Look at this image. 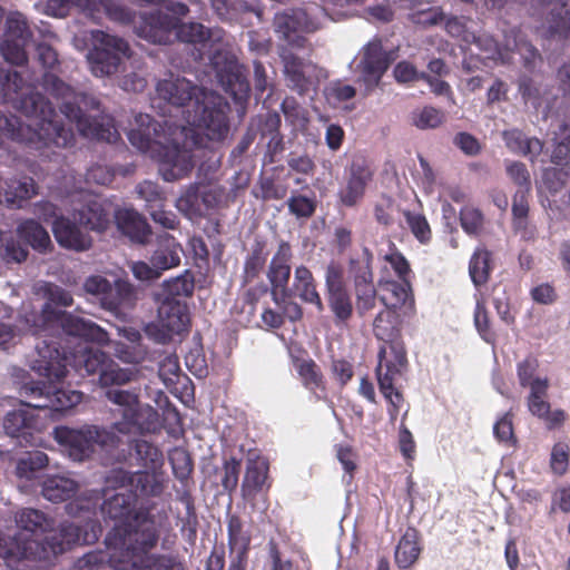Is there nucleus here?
Here are the masks:
<instances>
[{
  "mask_svg": "<svg viewBox=\"0 0 570 570\" xmlns=\"http://www.w3.org/2000/svg\"><path fill=\"white\" fill-rule=\"evenodd\" d=\"M137 502L135 494L126 491L105 499L100 505L105 518L117 521L107 535L114 547L110 561L117 570L135 566L159 541L160 531L150 508H137Z\"/></svg>",
  "mask_w": 570,
  "mask_h": 570,
  "instance_id": "obj_1",
  "label": "nucleus"
},
{
  "mask_svg": "<svg viewBox=\"0 0 570 570\" xmlns=\"http://www.w3.org/2000/svg\"><path fill=\"white\" fill-rule=\"evenodd\" d=\"M20 109L32 124H24L16 116L0 112V146L4 139L24 144L35 149L68 148L76 141L71 126H67L52 104L39 92L30 94L20 101Z\"/></svg>",
  "mask_w": 570,
  "mask_h": 570,
  "instance_id": "obj_2",
  "label": "nucleus"
},
{
  "mask_svg": "<svg viewBox=\"0 0 570 570\" xmlns=\"http://www.w3.org/2000/svg\"><path fill=\"white\" fill-rule=\"evenodd\" d=\"M156 92L159 99L174 107L193 104V110L186 111V121L202 129L209 140L223 141L227 137L229 105L220 95L173 75L157 82Z\"/></svg>",
  "mask_w": 570,
  "mask_h": 570,
  "instance_id": "obj_3",
  "label": "nucleus"
},
{
  "mask_svg": "<svg viewBox=\"0 0 570 570\" xmlns=\"http://www.w3.org/2000/svg\"><path fill=\"white\" fill-rule=\"evenodd\" d=\"M96 505L97 503L88 498H77L68 502L66 512L73 518H81L86 521V529L75 522L65 521L42 540H20L16 542L9 554L27 558L30 561L49 562L76 544L95 543L101 533V525L96 519Z\"/></svg>",
  "mask_w": 570,
  "mask_h": 570,
  "instance_id": "obj_4",
  "label": "nucleus"
},
{
  "mask_svg": "<svg viewBox=\"0 0 570 570\" xmlns=\"http://www.w3.org/2000/svg\"><path fill=\"white\" fill-rule=\"evenodd\" d=\"M136 127L128 131V140L140 153L149 156L158 163L160 176L166 181H176L187 177L193 168V154L186 144L180 145L167 121L164 124L155 120L147 114H139Z\"/></svg>",
  "mask_w": 570,
  "mask_h": 570,
  "instance_id": "obj_5",
  "label": "nucleus"
},
{
  "mask_svg": "<svg viewBox=\"0 0 570 570\" xmlns=\"http://www.w3.org/2000/svg\"><path fill=\"white\" fill-rule=\"evenodd\" d=\"M213 33L199 22H179L175 31V40L193 47L194 61L200 62L209 57L210 66L215 71L218 83L234 100L243 101L248 98L249 82L237 58L226 49L213 50Z\"/></svg>",
  "mask_w": 570,
  "mask_h": 570,
  "instance_id": "obj_6",
  "label": "nucleus"
},
{
  "mask_svg": "<svg viewBox=\"0 0 570 570\" xmlns=\"http://www.w3.org/2000/svg\"><path fill=\"white\" fill-rule=\"evenodd\" d=\"M43 89L61 100L60 111L77 125L81 136L115 142L119 138L114 118L101 110L100 101L75 89L50 71L42 76Z\"/></svg>",
  "mask_w": 570,
  "mask_h": 570,
  "instance_id": "obj_7",
  "label": "nucleus"
},
{
  "mask_svg": "<svg viewBox=\"0 0 570 570\" xmlns=\"http://www.w3.org/2000/svg\"><path fill=\"white\" fill-rule=\"evenodd\" d=\"M46 295L48 301L41 312L26 315V322H32L31 333L39 336L38 342L43 337L58 340L50 333L59 330L67 336L82 338L86 342L105 343L108 340L107 332L96 323L53 307V304L65 307L72 305V296L67 289L49 284L46 287Z\"/></svg>",
  "mask_w": 570,
  "mask_h": 570,
  "instance_id": "obj_8",
  "label": "nucleus"
},
{
  "mask_svg": "<svg viewBox=\"0 0 570 570\" xmlns=\"http://www.w3.org/2000/svg\"><path fill=\"white\" fill-rule=\"evenodd\" d=\"M108 360L105 352L89 347L87 343H78L72 351L67 352L61 347V340L43 337L36 344L30 366L39 376L59 380L65 379L68 366L79 372L83 370L88 375H100Z\"/></svg>",
  "mask_w": 570,
  "mask_h": 570,
  "instance_id": "obj_9",
  "label": "nucleus"
},
{
  "mask_svg": "<svg viewBox=\"0 0 570 570\" xmlns=\"http://www.w3.org/2000/svg\"><path fill=\"white\" fill-rule=\"evenodd\" d=\"M53 438L77 462L90 459L97 449L112 452L122 444V439L109 428L86 424L79 429L57 426Z\"/></svg>",
  "mask_w": 570,
  "mask_h": 570,
  "instance_id": "obj_10",
  "label": "nucleus"
},
{
  "mask_svg": "<svg viewBox=\"0 0 570 570\" xmlns=\"http://www.w3.org/2000/svg\"><path fill=\"white\" fill-rule=\"evenodd\" d=\"M167 11L155 10L140 14L139 21L135 23L136 35L155 45H168L175 41V31L179 18L188 14L189 8L180 1L164 0L158 3Z\"/></svg>",
  "mask_w": 570,
  "mask_h": 570,
  "instance_id": "obj_11",
  "label": "nucleus"
},
{
  "mask_svg": "<svg viewBox=\"0 0 570 570\" xmlns=\"http://www.w3.org/2000/svg\"><path fill=\"white\" fill-rule=\"evenodd\" d=\"M46 379L48 380L47 383L42 381H30L20 387V396L28 400L22 401V405L35 410L63 412L81 402V392L59 389L56 386V384L60 383L62 379Z\"/></svg>",
  "mask_w": 570,
  "mask_h": 570,
  "instance_id": "obj_12",
  "label": "nucleus"
},
{
  "mask_svg": "<svg viewBox=\"0 0 570 570\" xmlns=\"http://www.w3.org/2000/svg\"><path fill=\"white\" fill-rule=\"evenodd\" d=\"M272 482L268 459L258 449L248 450L245 459V473L240 484V495L253 511L267 510Z\"/></svg>",
  "mask_w": 570,
  "mask_h": 570,
  "instance_id": "obj_13",
  "label": "nucleus"
},
{
  "mask_svg": "<svg viewBox=\"0 0 570 570\" xmlns=\"http://www.w3.org/2000/svg\"><path fill=\"white\" fill-rule=\"evenodd\" d=\"M92 49L88 53L91 72L97 77L114 75L124 58L130 56L128 42L102 30L91 31Z\"/></svg>",
  "mask_w": 570,
  "mask_h": 570,
  "instance_id": "obj_14",
  "label": "nucleus"
},
{
  "mask_svg": "<svg viewBox=\"0 0 570 570\" xmlns=\"http://www.w3.org/2000/svg\"><path fill=\"white\" fill-rule=\"evenodd\" d=\"M373 177L374 171L367 159L362 155L354 156L345 169V185L337 193L342 205L346 207L356 206L365 196L366 188Z\"/></svg>",
  "mask_w": 570,
  "mask_h": 570,
  "instance_id": "obj_15",
  "label": "nucleus"
},
{
  "mask_svg": "<svg viewBox=\"0 0 570 570\" xmlns=\"http://www.w3.org/2000/svg\"><path fill=\"white\" fill-rule=\"evenodd\" d=\"M292 245L289 242L282 239L266 269L271 295L276 304H279V297L283 299L291 297L288 282L292 273Z\"/></svg>",
  "mask_w": 570,
  "mask_h": 570,
  "instance_id": "obj_16",
  "label": "nucleus"
},
{
  "mask_svg": "<svg viewBox=\"0 0 570 570\" xmlns=\"http://www.w3.org/2000/svg\"><path fill=\"white\" fill-rule=\"evenodd\" d=\"M31 38V31L26 19L14 13L7 18L6 32L0 46L1 53L6 61L22 66L28 61L26 47Z\"/></svg>",
  "mask_w": 570,
  "mask_h": 570,
  "instance_id": "obj_17",
  "label": "nucleus"
},
{
  "mask_svg": "<svg viewBox=\"0 0 570 570\" xmlns=\"http://www.w3.org/2000/svg\"><path fill=\"white\" fill-rule=\"evenodd\" d=\"M392 60L393 58L383 49L382 40L379 38H374L363 47L357 68L367 91H372L380 85Z\"/></svg>",
  "mask_w": 570,
  "mask_h": 570,
  "instance_id": "obj_18",
  "label": "nucleus"
},
{
  "mask_svg": "<svg viewBox=\"0 0 570 570\" xmlns=\"http://www.w3.org/2000/svg\"><path fill=\"white\" fill-rule=\"evenodd\" d=\"M14 521L19 531L8 542L3 557L12 560H28L27 558H18L9 554L13 544L20 540H39L37 538L38 535L53 530L55 521L48 518L42 511L32 508H24L18 511L14 515Z\"/></svg>",
  "mask_w": 570,
  "mask_h": 570,
  "instance_id": "obj_19",
  "label": "nucleus"
},
{
  "mask_svg": "<svg viewBox=\"0 0 570 570\" xmlns=\"http://www.w3.org/2000/svg\"><path fill=\"white\" fill-rule=\"evenodd\" d=\"M386 347L379 351V364L375 370L380 392L396 390V382L407 367L406 350L402 343L390 345L391 358H386Z\"/></svg>",
  "mask_w": 570,
  "mask_h": 570,
  "instance_id": "obj_20",
  "label": "nucleus"
},
{
  "mask_svg": "<svg viewBox=\"0 0 570 570\" xmlns=\"http://www.w3.org/2000/svg\"><path fill=\"white\" fill-rule=\"evenodd\" d=\"M227 541L230 549L227 570H246L252 538L237 514L227 518Z\"/></svg>",
  "mask_w": 570,
  "mask_h": 570,
  "instance_id": "obj_21",
  "label": "nucleus"
},
{
  "mask_svg": "<svg viewBox=\"0 0 570 570\" xmlns=\"http://www.w3.org/2000/svg\"><path fill=\"white\" fill-rule=\"evenodd\" d=\"M105 396L109 402L119 406V414L121 415V420L112 423L109 429L117 434L128 435L132 433V424L136 422L137 410L140 404L138 394L128 390L108 389Z\"/></svg>",
  "mask_w": 570,
  "mask_h": 570,
  "instance_id": "obj_22",
  "label": "nucleus"
},
{
  "mask_svg": "<svg viewBox=\"0 0 570 570\" xmlns=\"http://www.w3.org/2000/svg\"><path fill=\"white\" fill-rule=\"evenodd\" d=\"M115 220L120 233L132 243L144 245L153 236V230L147 219L132 208L118 209L115 214Z\"/></svg>",
  "mask_w": 570,
  "mask_h": 570,
  "instance_id": "obj_23",
  "label": "nucleus"
},
{
  "mask_svg": "<svg viewBox=\"0 0 570 570\" xmlns=\"http://www.w3.org/2000/svg\"><path fill=\"white\" fill-rule=\"evenodd\" d=\"M385 293L380 301L385 307L402 311L404 315L414 312V296L410 281H385L381 284Z\"/></svg>",
  "mask_w": 570,
  "mask_h": 570,
  "instance_id": "obj_24",
  "label": "nucleus"
},
{
  "mask_svg": "<svg viewBox=\"0 0 570 570\" xmlns=\"http://www.w3.org/2000/svg\"><path fill=\"white\" fill-rule=\"evenodd\" d=\"M53 235L61 247L76 252L87 250L91 246V237L83 233L75 223L65 217H58L52 226Z\"/></svg>",
  "mask_w": 570,
  "mask_h": 570,
  "instance_id": "obj_25",
  "label": "nucleus"
},
{
  "mask_svg": "<svg viewBox=\"0 0 570 570\" xmlns=\"http://www.w3.org/2000/svg\"><path fill=\"white\" fill-rule=\"evenodd\" d=\"M137 301V293L131 283L117 279L110 284L107 295L104 297V308L115 314L131 309Z\"/></svg>",
  "mask_w": 570,
  "mask_h": 570,
  "instance_id": "obj_26",
  "label": "nucleus"
},
{
  "mask_svg": "<svg viewBox=\"0 0 570 570\" xmlns=\"http://www.w3.org/2000/svg\"><path fill=\"white\" fill-rule=\"evenodd\" d=\"M158 317L177 335L188 332L190 325L188 306L183 301L161 299Z\"/></svg>",
  "mask_w": 570,
  "mask_h": 570,
  "instance_id": "obj_27",
  "label": "nucleus"
},
{
  "mask_svg": "<svg viewBox=\"0 0 570 570\" xmlns=\"http://www.w3.org/2000/svg\"><path fill=\"white\" fill-rule=\"evenodd\" d=\"M165 479L156 470L135 471L132 488L128 491L141 499L159 498L165 491Z\"/></svg>",
  "mask_w": 570,
  "mask_h": 570,
  "instance_id": "obj_28",
  "label": "nucleus"
},
{
  "mask_svg": "<svg viewBox=\"0 0 570 570\" xmlns=\"http://www.w3.org/2000/svg\"><path fill=\"white\" fill-rule=\"evenodd\" d=\"M83 9L94 19L98 18V13L104 12L110 20L121 24L136 23L135 12L114 0H83Z\"/></svg>",
  "mask_w": 570,
  "mask_h": 570,
  "instance_id": "obj_29",
  "label": "nucleus"
},
{
  "mask_svg": "<svg viewBox=\"0 0 570 570\" xmlns=\"http://www.w3.org/2000/svg\"><path fill=\"white\" fill-rule=\"evenodd\" d=\"M37 185L31 177L8 179L0 188V203L21 207V204L37 194Z\"/></svg>",
  "mask_w": 570,
  "mask_h": 570,
  "instance_id": "obj_30",
  "label": "nucleus"
},
{
  "mask_svg": "<svg viewBox=\"0 0 570 570\" xmlns=\"http://www.w3.org/2000/svg\"><path fill=\"white\" fill-rule=\"evenodd\" d=\"M293 291L305 302L316 306L318 312L324 309L316 281L308 267L299 265L294 271Z\"/></svg>",
  "mask_w": 570,
  "mask_h": 570,
  "instance_id": "obj_31",
  "label": "nucleus"
},
{
  "mask_svg": "<svg viewBox=\"0 0 570 570\" xmlns=\"http://www.w3.org/2000/svg\"><path fill=\"white\" fill-rule=\"evenodd\" d=\"M78 490L79 484L75 480L61 475H51L42 482L41 494L46 500L59 503L73 498Z\"/></svg>",
  "mask_w": 570,
  "mask_h": 570,
  "instance_id": "obj_32",
  "label": "nucleus"
},
{
  "mask_svg": "<svg viewBox=\"0 0 570 570\" xmlns=\"http://www.w3.org/2000/svg\"><path fill=\"white\" fill-rule=\"evenodd\" d=\"M502 137L510 151L529 157L531 161L541 154L543 148L540 139L530 138L520 129L504 130Z\"/></svg>",
  "mask_w": 570,
  "mask_h": 570,
  "instance_id": "obj_33",
  "label": "nucleus"
},
{
  "mask_svg": "<svg viewBox=\"0 0 570 570\" xmlns=\"http://www.w3.org/2000/svg\"><path fill=\"white\" fill-rule=\"evenodd\" d=\"M400 313L385 307L373 321V333L377 340L385 342L390 346L392 343H399L396 338L400 335Z\"/></svg>",
  "mask_w": 570,
  "mask_h": 570,
  "instance_id": "obj_34",
  "label": "nucleus"
},
{
  "mask_svg": "<svg viewBox=\"0 0 570 570\" xmlns=\"http://www.w3.org/2000/svg\"><path fill=\"white\" fill-rule=\"evenodd\" d=\"M78 219L91 230L104 232L110 223V214L101 202L90 199L79 209Z\"/></svg>",
  "mask_w": 570,
  "mask_h": 570,
  "instance_id": "obj_35",
  "label": "nucleus"
},
{
  "mask_svg": "<svg viewBox=\"0 0 570 570\" xmlns=\"http://www.w3.org/2000/svg\"><path fill=\"white\" fill-rule=\"evenodd\" d=\"M283 62L287 86L298 95H305L312 82L304 73L303 60L294 53H287L283 56Z\"/></svg>",
  "mask_w": 570,
  "mask_h": 570,
  "instance_id": "obj_36",
  "label": "nucleus"
},
{
  "mask_svg": "<svg viewBox=\"0 0 570 570\" xmlns=\"http://www.w3.org/2000/svg\"><path fill=\"white\" fill-rule=\"evenodd\" d=\"M18 236L39 253H47L52 243L48 232L35 219H27L19 224Z\"/></svg>",
  "mask_w": 570,
  "mask_h": 570,
  "instance_id": "obj_37",
  "label": "nucleus"
},
{
  "mask_svg": "<svg viewBox=\"0 0 570 570\" xmlns=\"http://www.w3.org/2000/svg\"><path fill=\"white\" fill-rule=\"evenodd\" d=\"M294 367L307 390L314 394L318 392L322 394L326 393V383L323 373L314 360L296 357L294 360Z\"/></svg>",
  "mask_w": 570,
  "mask_h": 570,
  "instance_id": "obj_38",
  "label": "nucleus"
},
{
  "mask_svg": "<svg viewBox=\"0 0 570 570\" xmlns=\"http://www.w3.org/2000/svg\"><path fill=\"white\" fill-rule=\"evenodd\" d=\"M420 553L419 533L416 529L409 528L396 546L395 562L399 568L407 569L419 559Z\"/></svg>",
  "mask_w": 570,
  "mask_h": 570,
  "instance_id": "obj_39",
  "label": "nucleus"
},
{
  "mask_svg": "<svg viewBox=\"0 0 570 570\" xmlns=\"http://www.w3.org/2000/svg\"><path fill=\"white\" fill-rule=\"evenodd\" d=\"M550 37L568 39L570 37V0H560L547 18Z\"/></svg>",
  "mask_w": 570,
  "mask_h": 570,
  "instance_id": "obj_40",
  "label": "nucleus"
},
{
  "mask_svg": "<svg viewBox=\"0 0 570 570\" xmlns=\"http://www.w3.org/2000/svg\"><path fill=\"white\" fill-rule=\"evenodd\" d=\"M195 288L194 275L190 271H185L181 275L167 279L161 286L163 299L181 301V297L193 295Z\"/></svg>",
  "mask_w": 570,
  "mask_h": 570,
  "instance_id": "obj_41",
  "label": "nucleus"
},
{
  "mask_svg": "<svg viewBox=\"0 0 570 570\" xmlns=\"http://www.w3.org/2000/svg\"><path fill=\"white\" fill-rule=\"evenodd\" d=\"M373 259V253L368 247H363L358 257L350 259L348 269L354 286L374 284Z\"/></svg>",
  "mask_w": 570,
  "mask_h": 570,
  "instance_id": "obj_42",
  "label": "nucleus"
},
{
  "mask_svg": "<svg viewBox=\"0 0 570 570\" xmlns=\"http://www.w3.org/2000/svg\"><path fill=\"white\" fill-rule=\"evenodd\" d=\"M180 246L175 243L173 236H168L167 245L159 246L151 255L150 263L163 275L167 269L177 267L180 264Z\"/></svg>",
  "mask_w": 570,
  "mask_h": 570,
  "instance_id": "obj_43",
  "label": "nucleus"
},
{
  "mask_svg": "<svg viewBox=\"0 0 570 570\" xmlns=\"http://www.w3.org/2000/svg\"><path fill=\"white\" fill-rule=\"evenodd\" d=\"M491 252L484 247H479L473 253L469 263V274L475 286L485 284L492 272Z\"/></svg>",
  "mask_w": 570,
  "mask_h": 570,
  "instance_id": "obj_44",
  "label": "nucleus"
},
{
  "mask_svg": "<svg viewBox=\"0 0 570 570\" xmlns=\"http://www.w3.org/2000/svg\"><path fill=\"white\" fill-rule=\"evenodd\" d=\"M136 459L146 470H157L164 464L163 452L151 442L142 439H136L131 443Z\"/></svg>",
  "mask_w": 570,
  "mask_h": 570,
  "instance_id": "obj_45",
  "label": "nucleus"
},
{
  "mask_svg": "<svg viewBox=\"0 0 570 570\" xmlns=\"http://www.w3.org/2000/svg\"><path fill=\"white\" fill-rule=\"evenodd\" d=\"M36 417L24 409L13 410L3 419V428L8 435L19 438L28 433L35 426Z\"/></svg>",
  "mask_w": 570,
  "mask_h": 570,
  "instance_id": "obj_46",
  "label": "nucleus"
},
{
  "mask_svg": "<svg viewBox=\"0 0 570 570\" xmlns=\"http://www.w3.org/2000/svg\"><path fill=\"white\" fill-rule=\"evenodd\" d=\"M177 209L188 219L205 217L202 206V195L197 185H190L177 199Z\"/></svg>",
  "mask_w": 570,
  "mask_h": 570,
  "instance_id": "obj_47",
  "label": "nucleus"
},
{
  "mask_svg": "<svg viewBox=\"0 0 570 570\" xmlns=\"http://www.w3.org/2000/svg\"><path fill=\"white\" fill-rule=\"evenodd\" d=\"M48 455L42 451L28 452L17 462L16 473L20 479L32 480L48 465Z\"/></svg>",
  "mask_w": 570,
  "mask_h": 570,
  "instance_id": "obj_48",
  "label": "nucleus"
},
{
  "mask_svg": "<svg viewBox=\"0 0 570 570\" xmlns=\"http://www.w3.org/2000/svg\"><path fill=\"white\" fill-rule=\"evenodd\" d=\"M326 295L328 307L335 317V324H344L348 322L353 315V303L347 288Z\"/></svg>",
  "mask_w": 570,
  "mask_h": 570,
  "instance_id": "obj_49",
  "label": "nucleus"
},
{
  "mask_svg": "<svg viewBox=\"0 0 570 570\" xmlns=\"http://www.w3.org/2000/svg\"><path fill=\"white\" fill-rule=\"evenodd\" d=\"M530 191L531 190L527 189H518L512 197V226L517 233L524 232L528 227Z\"/></svg>",
  "mask_w": 570,
  "mask_h": 570,
  "instance_id": "obj_50",
  "label": "nucleus"
},
{
  "mask_svg": "<svg viewBox=\"0 0 570 570\" xmlns=\"http://www.w3.org/2000/svg\"><path fill=\"white\" fill-rule=\"evenodd\" d=\"M303 12H281L274 17V29L284 40L293 41V36L303 27Z\"/></svg>",
  "mask_w": 570,
  "mask_h": 570,
  "instance_id": "obj_51",
  "label": "nucleus"
},
{
  "mask_svg": "<svg viewBox=\"0 0 570 570\" xmlns=\"http://www.w3.org/2000/svg\"><path fill=\"white\" fill-rule=\"evenodd\" d=\"M548 387V379H537L532 384V389H530L528 407L529 411L538 417H543L549 414L550 403L544 400Z\"/></svg>",
  "mask_w": 570,
  "mask_h": 570,
  "instance_id": "obj_52",
  "label": "nucleus"
},
{
  "mask_svg": "<svg viewBox=\"0 0 570 570\" xmlns=\"http://www.w3.org/2000/svg\"><path fill=\"white\" fill-rule=\"evenodd\" d=\"M99 383L104 387L112 385H125L131 382L135 377V372L131 368L120 367L119 364L112 360H108L105 367H102Z\"/></svg>",
  "mask_w": 570,
  "mask_h": 570,
  "instance_id": "obj_53",
  "label": "nucleus"
},
{
  "mask_svg": "<svg viewBox=\"0 0 570 570\" xmlns=\"http://www.w3.org/2000/svg\"><path fill=\"white\" fill-rule=\"evenodd\" d=\"M138 197L145 200V209L149 212L166 203V195L161 187L154 181L144 180L136 186Z\"/></svg>",
  "mask_w": 570,
  "mask_h": 570,
  "instance_id": "obj_54",
  "label": "nucleus"
},
{
  "mask_svg": "<svg viewBox=\"0 0 570 570\" xmlns=\"http://www.w3.org/2000/svg\"><path fill=\"white\" fill-rule=\"evenodd\" d=\"M286 204L289 214L297 219H308L313 217L317 208L315 196L308 197L302 194H292Z\"/></svg>",
  "mask_w": 570,
  "mask_h": 570,
  "instance_id": "obj_55",
  "label": "nucleus"
},
{
  "mask_svg": "<svg viewBox=\"0 0 570 570\" xmlns=\"http://www.w3.org/2000/svg\"><path fill=\"white\" fill-rule=\"evenodd\" d=\"M137 412L136 422L132 424V432L137 431L140 434H147L155 433L160 429L159 414L153 406H141L139 404Z\"/></svg>",
  "mask_w": 570,
  "mask_h": 570,
  "instance_id": "obj_56",
  "label": "nucleus"
},
{
  "mask_svg": "<svg viewBox=\"0 0 570 570\" xmlns=\"http://www.w3.org/2000/svg\"><path fill=\"white\" fill-rule=\"evenodd\" d=\"M474 325L479 335L487 343H494L497 338L495 332L492 330L489 312L487 309V304L483 298L476 299L475 309H474Z\"/></svg>",
  "mask_w": 570,
  "mask_h": 570,
  "instance_id": "obj_57",
  "label": "nucleus"
},
{
  "mask_svg": "<svg viewBox=\"0 0 570 570\" xmlns=\"http://www.w3.org/2000/svg\"><path fill=\"white\" fill-rule=\"evenodd\" d=\"M223 475L220 478V484L228 494L236 491L239 481V474L242 471V460L236 456H230L224 460L223 463Z\"/></svg>",
  "mask_w": 570,
  "mask_h": 570,
  "instance_id": "obj_58",
  "label": "nucleus"
},
{
  "mask_svg": "<svg viewBox=\"0 0 570 570\" xmlns=\"http://www.w3.org/2000/svg\"><path fill=\"white\" fill-rule=\"evenodd\" d=\"M258 188L259 191L253 190V195L263 202L281 200L287 195V187L277 184L274 177H261Z\"/></svg>",
  "mask_w": 570,
  "mask_h": 570,
  "instance_id": "obj_59",
  "label": "nucleus"
},
{
  "mask_svg": "<svg viewBox=\"0 0 570 570\" xmlns=\"http://www.w3.org/2000/svg\"><path fill=\"white\" fill-rule=\"evenodd\" d=\"M356 296V312L360 317H364L368 312L375 308L377 292L374 284L354 286Z\"/></svg>",
  "mask_w": 570,
  "mask_h": 570,
  "instance_id": "obj_60",
  "label": "nucleus"
},
{
  "mask_svg": "<svg viewBox=\"0 0 570 570\" xmlns=\"http://www.w3.org/2000/svg\"><path fill=\"white\" fill-rule=\"evenodd\" d=\"M460 223L468 235L476 236L483 228L484 216L479 208L464 206L460 210Z\"/></svg>",
  "mask_w": 570,
  "mask_h": 570,
  "instance_id": "obj_61",
  "label": "nucleus"
},
{
  "mask_svg": "<svg viewBox=\"0 0 570 570\" xmlns=\"http://www.w3.org/2000/svg\"><path fill=\"white\" fill-rule=\"evenodd\" d=\"M169 461L176 479L185 481L189 478L193 471V461L187 451L183 449H175L169 454Z\"/></svg>",
  "mask_w": 570,
  "mask_h": 570,
  "instance_id": "obj_62",
  "label": "nucleus"
},
{
  "mask_svg": "<svg viewBox=\"0 0 570 570\" xmlns=\"http://www.w3.org/2000/svg\"><path fill=\"white\" fill-rule=\"evenodd\" d=\"M403 215L414 237L422 244L431 239V228L426 218L422 214L404 210Z\"/></svg>",
  "mask_w": 570,
  "mask_h": 570,
  "instance_id": "obj_63",
  "label": "nucleus"
},
{
  "mask_svg": "<svg viewBox=\"0 0 570 570\" xmlns=\"http://www.w3.org/2000/svg\"><path fill=\"white\" fill-rule=\"evenodd\" d=\"M543 183L551 193L560 191L570 179V168L558 166L543 171Z\"/></svg>",
  "mask_w": 570,
  "mask_h": 570,
  "instance_id": "obj_64",
  "label": "nucleus"
}]
</instances>
